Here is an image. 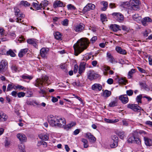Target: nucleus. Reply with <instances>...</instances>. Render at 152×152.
I'll use <instances>...</instances> for the list:
<instances>
[{
    "label": "nucleus",
    "instance_id": "obj_1",
    "mask_svg": "<svg viewBox=\"0 0 152 152\" xmlns=\"http://www.w3.org/2000/svg\"><path fill=\"white\" fill-rule=\"evenodd\" d=\"M48 121L52 127H64L66 124V121L63 117L50 115L48 117Z\"/></svg>",
    "mask_w": 152,
    "mask_h": 152
},
{
    "label": "nucleus",
    "instance_id": "obj_2",
    "mask_svg": "<svg viewBox=\"0 0 152 152\" xmlns=\"http://www.w3.org/2000/svg\"><path fill=\"white\" fill-rule=\"evenodd\" d=\"M89 43V42L86 38H82L79 40L73 46L75 55L77 56L86 49Z\"/></svg>",
    "mask_w": 152,
    "mask_h": 152
},
{
    "label": "nucleus",
    "instance_id": "obj_3",
    "mask_svg": "<svg viewBox=\"0 0 152 152\" xmlns=\"http://www.w3.org/2000/svg\"><path fill=\"white\" fill-rule=\"evenodd\" d=\"M44 83H46L48 85L50 83L49 82L48 78L46 76H44L42 79H37L36 80L35 85L37 87L42 88L43 87Z\"/></svg>",
    "mask_w": 152,
    "mask_h": 152
},
{
    "label": "nucleus",
    "instance_id": "obj_4",
    "mask_svg": "<svg viewBox=\"0 0 152 152\" xmlns=\"http://www.w3.org/2000/svg\"><path fill=\"white\" fill-rule=\"evenodd\" d=\"M14 12L15 15L17 17L16 22L18 23H21L23 21L22 19L25 17V15L20 12V10L17 7L14 8Z\"/></svg>",
    "mask_w": 152,
    "mask_h": 152
},
{
    "label": "nucleus",
    "instance_id": "obj_5",
    "mask_svg": "<svg viewBox=\"0 0 152 152\" xmlns=\"http://www.w3.org/2000/svg\"><path fill=\"white\" fill-rule=\"evenodd\" d=\"M129 4L131 9L136 10L139 9V5L140 4V3L139 0H130Z\"/></svg>",
    "mask_w": 152,
    "mask_h": 152
},
{
    "label": "nucleus",
    "instance_id": "obj_6",
    "mask_svg": "<svg viewBox=\"0 0 152 152\" xmlns=\"http://www.w3.org/2000/svg\"><path fill=\"white\" fill-rule=\"evenodd\" d=\"M88 78L91 80H92L99 77V75L96 73L94 70H90L87 73Z\"/></svg>",
    "mask_w": 152,
    "mask_h": 152
},
{
    "label": "nucleus",
    "instance_id": "obj_7",
    "mask_svg": "<svg viewBox=\"0 0 152 152\" xmlns=\"http://www.w3.org/2000/svg\"><path fill=\"white\" fill-rule=\"evenodd\" d=\"M7 69V63L5 60H2L0 64V73L3 74Z\"/></svg>",
    "mask_w": 152,
    "mask_h": 152
},
{
    "label": "nucleus",
    "instance_id": "obj_8",
    "mask_svg": "<svg viewBox=\"0 0 152 152\" xmlns=\"http://www.w3.org/2000/svg\"><path fill=\"white\" fill-rule=\"evenodd\" d=\"M127 107L134 111H139L141 109V108L140 106L135 104H129L127 105Z\"/></svg>",
    "mask_w": 152,
    "mask_h": 152
},
{
    "label": "nucleus",
    "instance_id": "obj_9",
    "mask_svg": "<svg viewBox=\"0 0 152 152\" xmlns=\"http://www.w3.org/2000/svg\"><path fill=\"white\" fill-rule=\"evenodd\" d=\"M95 7V6L94 4L91 3L88 4L84 7L83 10V12L85 13L90 10H94Z\"/></svg>",
    "mask_w": 152,
    "mask_h": 152
},
{
    "label": "nucleus",
    "instance_id": "obj_10",
    "mask_svg": "<svg viewBox=\"0 0 152 152\" xmlns=\"http://www.w3.org/2000/svg\"><path fill=\"white\" fill-rule=\"evenodd\" d=\"M74 30L76 32H81L84 28V24L80 23L78 24L73 26Z\"/></svg>",
    "mask_w": 152,
    "mask_h": 152
},
{
    "label": "nucleus",
    "instance_id": "obj_11",
    "mask_svg": "<svg viewBox=\"0 0 152 152\" xmlns=\"http://www.w3.org/2000/svg\"><path fill=\"white\" fill-rule=\"evenodd\" d=\"M112 15L119 22H121L124 19L123 15L119 12H114L112 13Z\"/></svg>",
    "mask_w": 152,
    "mask_h": 152
},
{
    "label": "nucleus",
    "instance_id": "obj_12",
    "mask_svg": "<svg viewBox=\"0 0 152 152\" xmlns=\"http://www.w3.org/2000/svg\"><path fill=\"white\" fill-rule=\"evenodd\" d=\"M119 99L124 104L127 103L129 101L128 98L126 94L121 95L119 96Z\"/></svg>",
    "mask_w": 152,
    "mask_h": 152
},
{
    "label": "nucleus",
    "instance_id": "obj_13",
    "mask_svg": "<svg viewBox=\"0 0 152 152\" xmlns=\"http://www.w3.org/2000/svg\"><path fill=\"white\" fill-rule=\"evenodd\" d=\"M91 88L94 91H101L102 89V85L99 84L95 83L92 85Z\"/></svg>",
    "mask_w": 152,
    "mask_h": 152
},
{
    "label": "nucleus",
    "instance_id": "obj_14",
    "mask_svg": "<svg viewBox=\"0 0 152 152\" xmlns=\"http://www.w3.org/2000/svg\"><path fill=\"white\" fill-rule=\"evenodd\" d=\"M49 50L48 48H42L40 50L41 56L43 58L46 57Z\"/></svg>",
    "mask_w": 152,
    "mask_h": 152
},
{
    "label": "nucleus",
    "instance_id": "obj_15",
    "mask_svg": "<svg viewBox=\"0 0 152 152\" xmlns=\"http://www.w3.org/2000/svg\"><path fill=\"white\" fill-rule=\"evenodd\" d=\"M17 136L21 142H25L26 141V137L24 134L18 133L17 134Z\"/></svg>",
    "mask_w": 152,
    "mask_h": 152
},
{
    "label": "nucleus",
    "instance_id": "obj_16",
    "mask_svg": "<svg viewBox=\"0 0 152 152\" xmlns=\"http://www.w3.org/2000/svg\"><path fill=\"white\" fill-rule=\"evenodd\" d=\"M27 42L28 43L33 45L35 48H37V41L34 39H30L27 40Z\"/></svg>",
    "mask_w": 152,
    "mask_h": 152
},
{
    "label": "nucleus",
    "instance_id": "obj_17",
    "mask_svg": "<svg viewBox=\"0 0 152 152\" xmlns=\"http://www.w3.org/2000/svg\"><path fill=\"white\" fill-rule=\"evenodd\" d=\"M86 137L90 140V142L93 143H94L96 141L95 137L89 132L86 134Z\"/></svg>",
    "mask_w": 152,
    "mask_h": 152
},
{
    "label": "nucleus",
    "instance_id": "obj_18",
    "mask_svg": "<svg viewBox=\"0 0 152 152\" xmlns=\"http://www.w3.org/2000/svg\"><path fill=\"white\" fill-rule=\"evenodd\" d=\"M49 136V134L47 133H42L39 135V138L40 139L45 141H47L48 139Z\"/></svg>",
    "mask_w": 152,
    "mask_h": 152
},
{
    "label": "nucleus",
    "instance_id": "obj_19",
    "mask_svg": "<svg viewBox=\"0 0 152 152\" xmlns=\"http://www.w3.org/2000/svg\"><path fill=\"white\" fill-rule=\"evenodd\" d=\"M7 118V116L2 111H0V122L5 121Z\"/></svg>",
    "mask_w": 152,
    "mask_h": 152
},
{
    "label": "nucleus",
    "instance_id": "obj_20",
    "mask_svg": "<svg viewBox=\"0 0 152 152\" xmlns=\"http://www.w3.org/2000/svg\"><path fill=\"white\" fill-rule=\"evenodd\" d=\"M107 57L108 58V60L110 62L112 63L117 62L110 53L107 52Z\"/></svg>",
    "mask_w": 152,
    "mask_h": 152
},
{
    "label": "nucleus",
    "instance_id": "obj_21",
    "mask_svg": "<svg viewBox=\"0 0 152 152\" xmlns=\"http://www.w3.org/2000/svg\"><path fill=\"white\" fill-rule=\"evenodd\" d=\"M86 63L85 62H81L79 65V73L81 75L83 73L85 70V66Z\"/></svg>",
    "mask_w": 152,
    "mask_h": 152
},
{
    "label": "nucleus",
    "instance_id": "obj_22",
    "mask_svg": "<svg viewBox=\"0 0 152 152\" xmlns=\"http://www.w3.org/2000/svg\"><path fill=\"white\" fill-rule=\"evenodd\" d=\"M116 82L118 83L119 84H125L126 82V80L124 78L121 77H117L115 79Z\"/></svg>",
    "mask_w": 152,
    "mask_h": 152
},
{
    "label": "nucleus",
    "instance_id": "obj_23",
    "mask_svg": "<svg viewBox=\"0 0 152 152\" xmlns=\"http://www.w3.org/2000/svg\"><path fill=\"white\" fill-rule=\"evenodd\" d=\"M144 140L145 144L147 146H151L152 145V139L148 138L146 137H144Z\"/></svg>",
    "mask_w": 152,
    "mask_h": 152
},
{
    "label": "nucleus",
    "instance_id": "obj_24",
    "mask_svg": "<svg viewBox=\"0 0 152 152\" xmlns=\"http://www.w3.org/2000/svg\"><path fill=\"white\" fill-rule=\"evenodd\" d=\"M151 19L149 17H145L142 21V23L143 26H146L147 25V23L151 22Z\"/></svg>",
    "mask_w": 152,
    "mask_h": 152
},
{
    "label": "nucleus",
    "instance_id": "obj_25",
    "mask_svg": "<svg viewBox=\"0 0 152 152\" xmlns=\"http://www.w3.org/2000/svg\"><path fill=\"white\" fill-rule=\"evenodd\" d=\"M110 28L114 32H116L120 30L119 28V26L115 24L111 25Z\"/></svg>",
    "mask_w": 152,
    "mask_h": 152
},
{
    "label": "nucleus",
    "instance_id": "obj_26",
    "mask_svg": "<svg viewBox=\"0 0 152 152\" xmlns=\"http://www.w3.org/2000/svg\"><path fill=\"white\" fill-rule=\"evenodd\" d=\"M104 120L106 122L110 124H114L119 121V120L118 119H114L105 118Z\"/></svg>",
    "mask_w": 152,
    "mask_h": 152
},
{
    "label": "nucleus",
    "instance_id": "obj_27",
    "mask_svg": "<svg viewBox=\"0 0 152 152\" xmlns=\"http://www.w3.org/2000/svg\"><path fill=\"white\" fill-rule=\"evenodd\" d=\"M115 50L117 52L120 54H125L126 53V51L125 50L122 49L121 47L119 46H116Z\"/></svg>",
    "mask_w": 152,
    "mask_h": 152
},
{
    "label": "nucleus",
    "instance_id": "obj_28",
    "mask_svg": "<svg viewBox=\"0 0 152 152\" xmlns=\"http://www.w3.org/2000/svg\"><path fill=\"white\" fill-rule=\"evenodd\" d=\"M63 5V3L60 1H57L54 2L53 4V7L54 8L62 7Z\"/></svg>",
    "mask_w": 152,
    "mask_h": 152
},
{
    "label": "nucleus",
    "instance_id": "obj_29",
    "mask_svg": "<svg viewBox=\"0 0 152 152\" xmlns=\"http://www.w3.org/2000/svg\"><path fill=\"white\" fill-rule=\"evenodd\" d=\"M28 50L27 48H26L20 50L18 53V56L20 57H22L26 53Z\"/></svg>",
    "mask_w": 152,
    "mask_h": 152
},
{
    "label": "nucleus",
    "instance_id": "obj_30",
    "mask_svg": "<svg viewBox=\"0 0 152 152\" xmlns=\"http://www.w3.org/2000/svg\"><path fill=\"white\" fill-rule=\"evenodd\" d=\"M15 86L13 83H10L9 84L7 87V91H11L13 89H15Z\"/></svg>",
    "mask_w": 152,
    "mask_h": 152
},
{
    "label": "nucleus",
    "instance_id": "obj_31",
    "mask_svg": "<svg viewBox=\"0 0 152 152\" xmlns=\"http://www.w3.org/2000/svg\"><path fill=\"white\" fill-rule=\"evenodd\" d=\"M118 100L117 98H115V100L111 101L109 104V106L110 107H113L117 105Z\"/></svg>",
    "mask_w": 152,
    "mask_h": 152
},
{
    "label": "nucleus",
    "instance_id": "obj_32",
    "mask_svg": "<svg viewBox=\"0 0 152 152\" xmlns=\"http://www.w3.org/2000/svg\"><path fill=\"white\" fill-rule=\"evenodd\" d=\"M37 3L36 2H33L32 3V6L34 7L37 10H40L41 9H42V6L40 4H39L38 2L37 1H36Z\"/></svg>",
    "mask_w": 152,
    "mask_h": 152
},
{
    "label": "nucleus",
    "instance_id": "obj_33",
    "mask_svg": "<svg viewBox=\"0 0 152 152\" xmlns=\"http://www.w3.org/2000/svg\"><path fill=\"white\" fill-rule=\"evenodd\" d=\"M121 7L125 8L128 9H131L130 4H129V2H123L121 5Z\"/></svg>",
    "mask_w": 152,
    "mask_h": 152
},
{
    "label": "nucleus",
    "instance_id": "obj_34",
    "mask_svg": "<svg viewBox=\"0 0 152 152\" xmlns=\"http://www.w3.org/2000/svg\"><path fill=\"white\" fill-rule=\"evenodd\" d=\"M54 36L55 37V38L58 40H62V34H61L59 32L57 31L54 34Z\"/></svg>",
    "mask_w": 152,
    "mask_h": 152
},
{
    "label": "nucleus",
    "instance_id": "obj_35",
    "mask_svg": "<svg viewBox=\"0 0 152 152\" xmlns=\"http://www.w3.org/2000/svg\"><path fill=\"white\" fill-rule=\"evenodd\" d=\"M83 59L84 60L87 61L93 56L91 53H87L84 55Z\"/></svg>",
    "mask_w": 152,
    "mask_h": 152
},
{
    "label": "nucleus",
    "instance_id": "obj_36",
    "mask_svg": "<svg viewBox=\"0 0 152 152\" xmlns=\"http://www.w3.org/2000/svg\"><path fill=\"white\" fill-rule=\"evenodd\" d=\"M101 4L102 6V10L103 11H105L107 9L108 6V3L105 1H102L101 3Z\"/></svg>",
    "mask_w": 152,
    "mask_h": 152
},
{
    "label": "nucleus",
    "instance_id": "obj_37",
    "mask_svg": "<svg viewBox=\"0 0 152 152\" xmlns=\"http://www.w3.org/2000/svg\"><path fill=\"white\" fill-rule=\"evenodd\" d=\"M76 125V123L75 122H72L67 124L64 127L65 129L68 130L70 129L72 127L75 126Z\"/></svg>",
    "mask_w": 152,
    "mask_h": 152
},
{
    "label": "nucleus",
    "instance_id": "obj_38",
    "mask_svg": "<svg viewBox=\"0 0 152 152\" xmlns=\"http://www.w3.org/2000/svg\"><path fill=\"white\" fill-rule=\"evenodd\" d=\"M18 149L19 152H25V146L22 143L19 145Z\"/></svg>",
    "mask_w": 152,
    "mask_h": 152
},
{
    "label": "nucleus",
    "instance_id": "obj_39",
    "mask_svg": "<svg viewBox=\"0 0 152 152\" xmlns=\"http://www.w3.org/2000/svg\"><path fill=\"white\" fill-rule=\"evenodd\" d=\"M111 94L110 91L107 90H105L103 92V96L105 97H107L109 96Z\"/></svg>",
    "mask_w": 152,
    "mask_h": 152
},
{
    "label": "nucleus",
    "instance_id": "obj_40",
    "mask_svg": "<svg viewBox=\"0 0 152 152\" xmlns=\"http://www.w3.org/2000/svg\"><path fill=\"white\" fill-rule=\"evenodd\" d=\"M117 134L121 139H123L125 136L124 132L123 131H118L117 133Z\"/></svg>",
    "mask_w": 152,
    "mask_h": 152
},
{
    "label": "nucleus",
    "instance_id": "obj_41",
    "mask_svg": "<svg viewBox=\"0 0 152 152\" xmlns=\"http://www.w3.org/2000/svg\"><path fill=\"white\" fill-rule=\"evenodd\" d=\"M135 72V69H132L130 71L128 74V78H131L132 77L133 74Z\"/></svg>",
    "mask_w": 152,
    "mask_h": 152
},
{
    "label": "nucleus",
    "instance_id": "obj_42",
    "mask_svg": "<svg viewBox=\"0 0 152 152\" xmlns=\"http://www.w3.org/2000/svg\"><path fill=\"white\" fill-rule=\"evenodd\" d=\"M110 146L112 148L116 147L118 146V142L117 141H110Z\"/></svg>",
    "mask_w": 152,
    "mask_h": 152
},
{
    "label": "nucleus",
    "instance_id": "obj_43",
    "mask_svg": "<svg viewBox=\"0 0 152 152\" xmlns=\"http://www.w3.org/2000/svg\"><path fill=\"white\" fill-rule=\"evenodd\" d=\"M11 69L13 72H19L20 70L18 67L15 65H13L11 67Z\"/></svg>",
    "mask_w": 152,
    "mask_h": 152
},
{
    "label": "nucleus",
    "instance_id": "obj_44",
    "mask_svg": "<svg viewBox=\"0 0 152 152\" xmlns=\"http://www.w3.org/2000/svg\"><path fill=\"white\" fill-rule=\"evenodd\" d=\"M81 141L83 143V146L84 148H86L88 147V142L87 140L83 138L82 139Z\"/></svg>",
    "mask_w": 152,
    "mask_h": 152
},
{
    "label": "nucleus",
    "instance_id": "obj_45",
    "mask_svg": "<svg viewBox=\"0 0 152 152\" xmlns=\"http://www.w3.org/2000/svg\"><path fill=\"white\" fill-rule=\"evenodd\" d=\"M42 6V8L44 9L45 7L47 6L48 4V1L47 0H45L42 2L40 4Z\"/></svg>",
    "mask_w": 152,
    "mask_h": 152
},
{
    "label": "nucleus",
    "instance_id": "obj_46",
    "mask_svg": "<svg viewBox=\"0 0 152 152\" xmlns=\"http://www.w3.org/2000/svg\"><path fill=\"white\" fill-rule=\"evenodd\" d=\"M7 54L12 57H14L16 55L15 54L11 49H10L7 52Z\"/></svg>",
    "mask_w": 152,
    "mask_h": 152
},
{
    "label": "nucleus",
    "instance_id": "obj_47",
    "mask_svg": "<svg viewBox=\"0 0 152 152\" xmlns=\"http://www.w3.org/2000/svg\"><path fill=\"white\" fill-rule=\"evenodd\" d=\"M140 85L142 89H144L145 90H147L148 89V86L144 82L140 83Z\"/></svg>",
    "mask_w": 152,
    "mask_h": 152
},
{
    "label": "nucleus",
    "instance_id": "obj_48",
    "mask_svg": "<svg viewBox=\"0 0 152 152\" xmlns=\"http://www.w3.org/2000/svg\"><path fill=\"white\" fill-rule=\"evenodd\" d=\"M23 79H28L29 80H31L33 78V77L26 74H24L21 76Z\"/></svg>",
    "mask_w": 152,
    "mask_h": 152
},
{
    "label": "nucleus",
    "instance_id": "obj_49",
    "mask_svg": "<svg viewBox=\"0 0 152 152\" xmlns=\"http://www.w3.org/2000/svg\"><path fill=\"white\" fill-rule=\"evenodd\" d=\"M134 136L132 135L130 136L127 140L128 142L129 143H132L134 142Z\"/></svg>",
    "mask_w": 152,
    "mask_h": 152
},
{
    "label": "nucleus",
    "instance_id": "obj_50",
    "mask_svg": "<svg viewBox=\"0 0 152 152\" xmlns=\"http://www.w3.org/2000/svg\"><path fill=\"white\" fill-rule=\"evenodd\" d=\"M138 133L142 134L143 137H146L147 135V133L145 131L142 130H137V131Z\"/></svg>",
    "mask_w": 152,
    "mask_h": 152
},
{
    "label": "nucleus",
    "instance_id": "obj_51",
    "mask_svg": "<svg viewBox=\"0 0 152 152\" xmlns=\"http://www.w3.org/2000/svg\"><path fill=\"white\" fill-rule=\"evenodd\" d=\"M62 24L64 26H67L69 24V20L67 19H65L61 22Z\"/></svg>",
    "mask_w": 152,
    "mask_h": 152
},
{
    "label": "nucleus",
    "instance_id": "obj_52",
    "mask_svg": "<svg viewBox=\"0 0 152 152\" xmlns=\"http://www.w3.org/2000/svg\"><path fill=\"white\" fill-rule=\"evenodd\" d=\"M67 7L68 10H75L76 9V7L74 5L71 4L68 5Z\"/></svg>",
    "mask_w": 152,
    "mask_h": 152
},
{
    "label": "nucleus",
    "instance_id": "obj_53",
    "mask_svg": "<svg viewBox=\"0 0 152 152\" xmlns=\"http://www.w3.org/2000/svg\"><path fill=\"white\" fill-rule=\"evenodd\" d=\"M134 142L138 144L139 145H140L141 143V141L140 139L137 137H134Z\"/></svg>",
    "mask_w": 152,
    "mask_h": 152
},
{
    "label": "nucleus",
    "instance_id": "obj_54",
    "mask_svg": "<svg viewBox=\"0 0 152 152\" xmlns=\"http://www.w3.org/2000/svg\"><path fill=\"white\" fill-rule=\"evenodd\" d=\"M142 97V96L141 94H140L137 96L136 98V101L138 103H141V99Z\"/></svg>",
    "mask_w": 152,
    "mask_h": 152
},
{
    "label": "nucleus",
    "instance_id": "obj_55",
    "mask_svg": "<svg viewBox=\"0 0 152 152\" xmlns=\"http://www.w3.org/2000/svg\"><path fill=\"white\" fill-rule=\"evenodd\" d=\"M15 89H18L20 90H24L26 89V88L19 85H17L15 86Z\"/></svg>",
    "mask_w": 152,
    "mask_h": 152
},
{
    "label": "nucleus",
    "instance_id": "obj_56",
    "mask_svg": "<svg viewBox=\"0 0 152 152\" xmlns=\"http://www.w3.org/2000/svg\"><path fill=\"white\" fill-rule=\"evenodd\" d=\"M20 4L26 7L30 5L28 2L24 1H21Z\"/></svg>",
    "mask_w": 152,
    "mask_h": 152
},
{
    "label": "nucleus",
    "instance_id": "obj_57",
    "mask_svg": "<svg viewBox=\"0 0 152 152\" xmlns=\"http://www.w3.org/2000/svg\"><path fill=\"white\" fill-rule=\"evenodd\" d=\"M151 32L150 30L149 29H147L145 30L143 33V35L145 37H147L148 36V34Z\"/></svg>",
    "mask_w": 152,
    "mask_h": 152
},
{
    "label": "nucleus",
    "instance_id": "obj_58",
    "mask_svg": "<svg viewBox=\"0 0 152 152\" xmlns=\"http://www.w3.org/2000/svg\"><path fill=\"white\" fill-rule=\"evenodd\" d=\"M25 95V93L23 92H20L17 93V96L19 98L23 97Z\"/></svg>",
    "mask_w": 152,
    "mask_h": 152
},
{
    "label": "nucleus",
    "instance_id": "obj_59",
    "mask_svg": "<svg viewBox=\"0 0 152 152\" xmlns=\"http://www.w3.org/2000/svg\"><path fill=\"white\" fill-rule=\"evenodd\" d=\"M127 94L129 96H132L133 93V91L132 90H129L126 91Z\"/></svg>",
    "mask_w": 152,
    "mask_h": 152
},
{
    "label": "nucleus",
    "instance_id": "obj_60",
    "mask_svg": "<svg viewBox=\"0 0 152 152\" xmlns=\"http://www.w3.org/2000/svg\"><path fill=\"white\" fill-rule=\"evenodd\" d=\"M101 20L102 22H103L105 21L106 20V15L104 14H102L100 15Z\"/></svg>",
    "mask_w": 152,
    "mask_h": 152
},
{
    "label": "nucleus",
    "instance_id": "obj_61",
    "mask_svg": "<svg viewBox=\"0 0 152 152\" xmlns=\"http://www.w3.org/2000/svg\"><path fill=\"white\" fill-rule=\"evenodd\" d=\"M111 141H117L118 142V138L116 135H114L112 138Z\"/></svg>",
    "mask_w": 152,
    "mask_h": 152
},
{
    "label": "nucleus",
    "instance_id": "obj_62",
    "mask_svg": "<svg viewBox=\"0 0 152 152\" xmlns=\"http://www.w3.org/2000/svg\"><path fill=\"white\" fill-rule=\"evenodd\" d=\"M97 39V37L96 36H94L90 40L91 42L92 43H94Z\"/></svg>",
    "mask_w": 152,
    "mask_h": 152
},
{
    "label": "nucleus",
    "instance_id": "obj_63",
    "mask_svg": "<svg viewBox=\"0 0 152 152\" xmlns=\"http://www.w3.org/2000/svg\"><path fill=\"white\" fill-rule=\"evenodd\" d=\"M73 84L77 86H81V84L80 83L79 81L77 80L76 82L73 83Z\"/></svg>",
    "mask_w": 152,
    "mask_h": 152
},
{
    "label": "nucleus",
    "instance_id": "obj_64",
    "mask_svg": "<svg viewBox=\"0 0 152 152\" xmlns=\"http://www.w3.org/2000/svg\"><path fill=\"white\" fill-rule=\"evenodd\" d=\"M148 59L149 65H152V56H149Z\"/></svg>",
    "mask_w": 152,
    "mask_h": 152
}]
</instances>
